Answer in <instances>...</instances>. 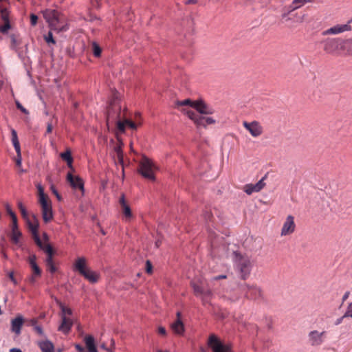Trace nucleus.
I'll list each match as a JSON object with an SVG mask.
<instances>
[{
	"mask_svg": "<svg viewBox=\"0 0 352 352\" xmlns=\"http://www.w3.org/2000/svg\"><path fill=\"white\" fill-rule=\"evenodd\" d=\"M254 184H248L245 186V192L248 195H251L252 193L256 192V190L254 188Z\"/></svg>",
	"mask_w": 352,
	"mask_h": 352,
	"instance_id": "79ce46f5",
	"label": "nucleus"
},
{
	"mask_svg": "<svg viewBox=\"0 0 352 352\" xmlns=\"http://www.w3.org/2000/svg\"><path fill=\"white\" fill-rule=\"evenodd\" d=\"M43 17L49 24V26L58 32H66L69 30V25L62 24L63 21L61 14L53 9H46L43 11Z\"/></svg>",
	"mask_w": 352,
	"mask_h": 352,
	"instance_id": "f257e3e1",
	"label": "nucleus"
},
{
	"mask_svg": "<svg viewBox=\"0 0 352 352\" xmlns=\"http://www.w3.org/2000/svg\"><path fill=\"white\" fill-rule=\"evenodd\" d=\"M18 206H19V208L21 211V213L23 217L27 218L28 217V212H27L25 206L23 205V204L21 202H19L18 204Z\"/></svg>",
	"mask_w": 352,
	"mask_h": 352,
	"instance_id": "58836bf2",
	"label": "nucleus"
},
{
	"mask_svg": "<svg viewBox=\"0 0 352 352\" xmlns=\"http://www.w3.org/2000/svg\"><path fill=\"white\" fill-rule=\"evenodd\" d=\"M67 179L73 188L84 191V183L78 176L74 177L72 173H69L67 175Z\"/></svg>",
	"mask_w": 352,
	"mask_h": 352,
	"instance_id": "6ab92c4d",
	"label": "nucleus"
},
{
	"mask_svg": "<svg viewBox=\"0 0 352 352\" xmlns=\"http://www.w3.org/2000/svg\"><path fill=\"white\" fill-rule=\"evenodd\" d=\"M36 245L43 250L46 254H50V252H53L52 248L50 244H43L41 241V243H36Z\"/></svg>",
	"mask_w": 352,
	"mask_h": 352,
	"instance_id": "c85d7f7f",
	"label": "nucleus"
},
{
	"mask_svg": "<svg viewBox=\"0 0 352 352\" xmlns=\"http://www.w3.org/2000/svg\"><path fill=\"white\" fill-rule=\"evenodd\" d=\"M62 322L60 325L58 327V331H62L65 334H67L71 330L73 322L72 319L67 318L65 316H61Z\"/></svg>",
	"mask_w": 352,
	"mask_h": 352,
	"instance_id": "412c9836",
	"label": "nucleus"
},
{
	"mask_svg": "<svg viewBox=\"0 0 352 352\" xmlns=\"http://www.w3.org/2000/svg\"><path fill=\"white\" fill-rule=\"evenodd\" d=\"M61 311L62 316H71L72 314V311L71 309L65 307V306H61Z\"/></svg>",
	"mask_w": 352,
	"mask_h": 352,
	"instance_id": "c03bdc74",
	"label": "nucleus"
},
{
	"mask_svg": "<svg viewBox=\"0 0 352 352\" xmlns=\"http://www.w3.org/2000/svg\"><path fill=\"white\" fill-rule=\"evenodd\" d=\"M194 109L198 114H212L214 112V109L206 104L203 100H196L194 104Z\"/></svg>",
	"mask_w": 352,
	"mask_h": 352,
	"instance_id": "f3484780",
	"label": "nucleus"
},
{
	"mask_svg": "<svg viewBox=\"0 0 352 352\" xmlns=\"http://www.w3.org/2000/svg\"><path fill=\"white\" fill-rule=\"evenodd\" d=\"M121 96L116 91H113L109 102V106L107 110V124L110 122H113L116 119L121 118Z\"/></svg>",
	"mask_w": 352,
	"mask_h": 352,
	"instance_id": "7ed1b4c3",
	"label": "nucleus"
},
{
	"mask_svg": "<svg viewBox=\"0 0 352 352\" xmlns=\"http://www.w3.org/2000/svg\"><path fill=\"white\" fill-rule=\"evenodd\" d=\"M352 18L344 24H336L330 28H328L322 32L323 36L337 35L344 32L352 30L351 27Z\"/></svg>",
	"mask_w": 352,
	"mask_h": 352,
	"instance_id": "1a4fd4ad",
	"label": "nucleus"
},
{
	"mask_svg": "<svg viewBox=\"0 0 352 352\" xmlns=\"http://www.w3.org/2000/svg\"><path fill=\"white\" fill-rule=\"evenodd\" d=\"M226 278V275H219V276H214L212 278V280H220V279H223V278Z\"/></svg>",
	"mask_w": 352,
	"mask_h": 352,
	"instance_id": "0e129e2a",
	"label": "nucleus"
},
{
	"mask_svg": "<svg viewBox=\"0 0 352 352\" xmlns=\"http://www.w3.org/2000/svg\"><path fill=\"white\" fill-rule=\"evenodd\" d=\"M296 9H298V6H296L293 4V3L292 2V3L286 8V10L288 11V12H292L294 10H296Z\"/></svg>",
	"mask_w": 352,
	"mask_h": 352,
	"instance_id": "864d4df0",
	"label": "nucleus"
},
{
	"mask_svg": "<svg viewBox=\"0 0 352 352\" xmlns=\"http://www.w3.org/2000/svg\"><path fill=\"white\" fill-rule=\"evenodd\" d=\"M52 131V124L51 122H48L47 124V131H46V133H51Z\"/></svg>",
	"mask_w": 352,
	"mask_h": 352,
	"instance_id": "680f3d73",
	"label": "nucleus"
},
{
	"mask_svg": "<svg viewBox=\"0 0 352 352\" xmlns=\"http://www.w3.org/2000/svg\"><path fill=\"white\" fill-rule=\"evenodd\" d=\"M326 331H318L317 330L311 331L307 336V342L311 346H319L324 341Z\"/></svg>",
	"mask_w": 352,
	"mask_h": 352,
	"instance_id": "9b49d317",
	"label": "nucleus"
},
{
	"mask_svg": "<svg viewBox=\"0 0 352 352\" xmlns=\"http://www.w3.org/2000/svg\"><path fill=\"white\" fill-rule=\"evenodd\" d=\"M29 323H30L29 324L30 326H32L33 327V329H34V327H36L38 324L37 320L35 318H32V319L30 320Z\"/></svg>",
	"mask_w": 352,
	"mask_h": 352,
	"instance_id": "6e6d98bb",
	"label": "nucleus"
},
{
	"mask_svg": "<svg viewBox=\"0 0 352 352\" xmlns=\"http://www.w3.org/2000/svg\"><path fill=\"white\" fill-rule=\"evenodd\" d=\"M266 176L261 178L257 183L254 184V188L256 190V192H259L261 190H262L264 186H265V184L264 182V179H265Z\"/></svg>",
	"mask_w": 352,
	"mask_h": 352,
	"instance_id": "c756f323",
	"label": "nucleus"
},
{
	"mask_svg": "<svg viewBox=\"0 0 352 352\" xmlns=\"http://www.w3.org/2000/svg\"><path fill=\"white\" fill-rule=\"evenodd\" d=\"M60 155L63 160L66 161L68 167L72 168L73 157L70 151L67 150L64 153H61Z\"/></svg>",
	"mask_w": 352,
	"mask_h": 352,
	"instance_id": "a878e982",
	"label": "nucleus"
},
{
	"mask_svg": "<svg viewBox=\"0 0 352 352\" xmlns=\"http://www.w3.org/2000/svg\"><path fill=\"white\" fill-rule=\"evenodd\" d=\"M243 126L248 130L252 136L256 138L261 135L263 133V127L257 121H252L250 122H243Z\"/></svg>",
	"mask_w": 352,
	"mask_h": 352,
	"instance_id": "ddd939ff",
	"label": "nucleus"
},
{
	"mask_svg": "<svg viewBox=\"0 0 352 352\" xmlns=\"http://www.w3.org/2000/svg\"><path fill=\"white\" fill-rule=\"evenodd\" d=\"M208 345L212 349V352H230V346L223 344L214 334L210 336Z\"/></svg>",
	"mask_w": 352,
	"mask_h": 352,
	"instance_id": "9d476101",
	"label": "nucleus"
},
{
	"mask_svg": "<svg viewBox=\"0 0 352 352\" xmlns=\"http://www.w3.org/2000/svg\"><path fill=\"white\" fill-rule=\"evenodd\" d=\"M11 135H12V142L14 146V148L16 151L17 157L16 160V164L17 166H21L22 164V157H21V147L19 141L17 136L16 131L12 129L11 130Z\"/></svg>",
	"mask_w": 352,
	"mask_h": 352,
	"instance_id": "2eb2a0df",
	"label": "nucleus"
},
{
	"mask_svg": "<svg viewBox=\"0 0 352 352\" xmlns=\"http://www.w3.org/2000/svg\"><path fill=\"white\" fill-rule=\"evenodd\" d=\"M28 228L30 230V231L34 236L35 243H41V239L38 234L39 224H38V222L37 219H36V217L34 216V222L28 221Z\"/></svg>",
	"mask_w": 352,
	"mask_h": 352,
	"instance_id": "aec40b11",
	"label": "nucleus"
},
{
	"mask_svg": "<svg viewBox=\"0 0 352 352\" xmlns=\"http://www.w3.org/2000/svg\"><path fill=\"white\" fill-rule=\"evenodd\" d=\"M24 317L21 314H18L10 321V331L16 336L21 333V329L24 324Z\"/></svg>",
	"mask_w": 352,
	"mask_h": 352,
	"instance_id": "4468645a",
	"label": "nucleus"
},
{
	"mask_svg": "<svg viewBox=\"0 0 352 352\" xmlns=\"http://www.w3.org/2000/svg\"><path fill=\"white\" fill-rule=\"evenodd\" d=\"M323 50L331 55L342 54L343 39L340 38H327L322 41Z\"/></svg>",
	"mask_w": 352,
	"mask_h": 352,
	"instance_id": "423d86ee",
	"label": "nucleus"
},
{
	"mask_svg": "<svg viewBox=\"0 0 352 352\" xmlns=\"http://www.w3.org/2000/svg\"><path fill=\"white\" fill-rule=\"evenodd\" d=\"M38 346L42 352H54V344L48 340L39 342Z\"/></svg>",
	"mask_w": 352,
	"mask_h": 352,
	"instance_id": "5701e85b",
	"label": "nucleus"
},
{
	"mask_svg": "<svg viewBox=\"0 0 352 352\" xmlns=\"http://www.w3.org/2000/svg\"><path fill=\"white\" fill-rule=\"evenodd\" d=\"M195 103V101H192L190 99H185L182 101H179L177 102V105L179 106H189L194 109V104Z\"/></svg>",
	"mask_w": 352,
	"mask_h": 352,
	"instance_id": "7c9ffc66",
	"label": "nucleus"
},
{
	"mask_svg": "<svg viewBox=\"0 0 352 352\" xmlns=\"http://www.w3.org/2000/svg\"><path fill=\"white\" fill-rule=\"evenodd\" d=\"M6 208L7 212L10 216V217L12 219V221L14 220V219H17L16 214L12 211V210L11 209L10 206L9 204H6Z\"/></svg>",
	"mask_w": 352,
	"mask_h": 352,
	"instance_id": "a19ab883",
	"label": "nucleus"
},
{
	"mask_svg": "<svg viewBox=\"0 0 352 352\" xmlns=\"http://www.w3.org/2000/svg\"><path fill=\"white\" fill-rule=\"evenodd\" d=\"M31 268L33 270V275L36 276H40L41 275V270L37 264L32 265Z\"/></svg>",
	"mask_w": 352,
	"mask_h": 352,
	"instance_id": "f704fd0d",
	"label": "nucleus"
},
{
	"mask_svg": "<svg viewBox=\"0 0 352 352\" xmlns=\"http://www.w3.org/2000/svg\"><path fill=\"white\" fill-rule=\"evenodd\" d=\"M21 236H22V233L19 230V228H18L17 219L12 220V230L10 234V238L11 241L14 244L20 247L21 246L20 239H21Z\"/></svg>",
	"mask_w": 352,
	"mask_h": 352,
	"instance_id": "dca6fc26",
	"label": "nucleus"
},
{
	"mask_svg": "<svg viewBox=\"0 0 352 352\" xmlns=\"http://www.w3.org/2000/svg\"><path fill=\"white\" fill-rule=\"evenodd\" d=\"M36 261V256L34 254L31 255L28 259L30 266L37 264Z\"/></svg>",
	"mask_w": 352,
	"mask_h": 352,
	"instance_id": "8fccbe9b",
	"label": "nucleus"
},
{
	"mask_svg": "<svg viewBox=\"0 0 352 352\" xmlns=\"http://www.w3.org/2000/svg\"><path fill=\"white\" fill-rule=\"evenodd\" d=\"M349 295H350V292L349 291H347L344 293V294L343 295L342 298V302H344L345 300H346V299L349 298Z\"/></svg>",
	"mask_w": 352,
	"mask_h": 352,
	"instance_id": "e2e57ef3",
	"label": "nucleus"
},
{
	"mask_svg": "<svg viewBox=\"0 0 352 352\" xmlns=\"http://www.w3.org/2000/svg\"><path fill=\"white\" fill-rule=\"evenodd\" d=\"M0 12L1 14V19L3 21H10V12L7 8H1Z\"/></svg>",
	"mask_w": 352,
	"mask_h": 352,
	"instance_id": "2f4dec72",
	"label": "nucleus"
},
{
	"mask_svg": "<svg viewBox=\"0 0 352 352\" xmlns=\"http://www.w3.org/2000/svg\"><path fill=\"white\" fill-rule=\"evenodd\" d=\"M212 295V292L210 289H204L203 293L201 294V296L199 298H201L204 303H206L209 301Z\"/></svg>",
	"mask_w": 352,
	"mask_h": 352,
	"instance_id": "bb28decb",
	"label": "nucleus"
},
{
	"mask_svg": "<svg viewBox=\"0 0 352 352\" xmlns=\"http://www.w3.org/2000/svg\"><path fill=\"white\" fill-rule=\"evenodd\" d=\"M4 25H1L0 27V31L5 34V33H7L8 31L10 29L11 26H10V21H4Z\"/></svg>",
	"mask_w": 352,
	"mask_h": 352,
	"instance_id": "c9c22d12",
	"label": "nucleus"
},
{
	"mask_svg": "<svg viewBox=\"0 0 352 352\" xmlns=\"http://www.w3.org/2000/svg\"><path fill=\"white\" fill-rule=\"evenodd\" d=\"M296 229V224L294 222V217L289 214L288 215L285 222L283 223V227L281 228L280 235L287 236L292 234Z\"/></svg>",
	"mask_w": 352,
	"mask_h": 352,
	"instance_id": "f8f14e48",
	"label": "nucleus"
},
{
	"mask_svg": "<svg viewBox=\"0 0 352 352\" xmlns=\"http://www.w3.org/2000/svg\"><path fill=\"white\" fill-rule=\"evenodd\" d=\"M9 278L11 280V281L14 284V285H17V281L16 280V278H14V273L12 272H10L9 274Z\"/></svg>",
	"mask_w": 352,
	"mask_h": 352,
	"instance_id": "13d9d810",
	"label": "nucleus"
},
{
	"mask_svg": "<svg viewBox=\"0 0 352 352\" xmlns=\"http://www.w3.org/2000/svg\"><path fill=\"white\" fill-rule=\"evenodd\" d=\"M241 289L244 292L245 296L250 298H256L261 292L259 288L246 284L241 285Z\"/></svg>",
	"mask_w": 352,
	"mask_h": 352,
	"instance_id": "a211bd4d",
	"label": "nucleus"
},
{
	"mask_svg": "<svg viewBox=\"0 0 352 352\" xmlns=\"http://www.w3.org/2000/svg\"><path fill=\"white\" fill-rule=\"evenodd\" d=\"M85 342L89 352H98L95 345L94 338L92 336H87L85 338Z\"/></svg>",
	"mask_w": 352,
	"mask_h": 352,
	"instance_id": "393cba45",
	"label": "nucleus"
},
{
	"mask_svg": "<svg viewBox=\"0 0 352 352\" xmlns=\"http://www.w3.org/2000/svg\"><path fill=\"white\" fill-rule=\"evenodd\" d=\"M119 202L120 205L122 206L127 205L125 201V197L124 195H122V196L120 198Z\"/></svg>",
	"mask_w": 352,
	"mask_h": 352,
	"instance_id": "bf43d9fd",
	"label": "nucleus"
},
{
	"mask_svg": "<svg viewBox=\"0 0 352 352\" xmlns=\"http://www.w3.org/2000/svg\"><path fill=\"white\" fill-rule=\"evenodd\" d=\"M47 265V270L52 273V274H54L56 271V267H55L54 263H49Z\"/></svg>",
	"mask_w": 352,
	"mask_h": 352,
	"instance_id": "09e8293b",
	"label": "nucleus"
},
{
	"mask_svg": "<svg viewBox=\"0 0 352 352\" xmlns=\"http://www.w3.org/2000/svg\"><path fill=\"white\" fill-rule=\"evenodd\" d=\"M191 285L193 288L195 294L197 297H200L201 296V294L203 293L204 288L201 286H200L199 285H198L194 282H192L191 283Z\"/></svg>",
	"mask_w": 352,
	"mask_h": 352,
	"instance_id": "cd10ccee",
	"label": "nucleus"
},
{
	"mask_svg": "<svg viewBox=\"0 0 352 352\" xmlns=\"http://www.w3.org/2000/svg\"><path fill=\"white\" fill-rule=\"evenodd\" d=\"M158 332L160 334H162V335H166V329L163 327H159Z\"/></svg>",
	"mask_w": 352,
	"mask_h": 352,
	"instance_id": "052dcab7",
	"label": "nucleus"
},
{
	"mask_svg": "<svg viewBox=\"0 0 352 352\" xmlns=\"http://www.w3.org/2000/svg\"><path fill=\"white\" fill-rule=\"evenodd\" d=\"M74 269L91 283H96L99 279V274L87 266V260L85 257H79L76 260Z\"/></svg>",
	"mask_w": 352,
	"mask_h": 352,
	"instance_id": "f03ea898",
	"label": "nucleus"
},
{
	"mask_svg": "<svg viewBox=\"0 0 352 352\" xmlns=\"http://www.w3.org/2000/svg\"><path fill=\"white\" fill-rule=\"evenodd\" d=\"M306 2V0H293L292 1L294 6H298V8L302 7Z\"/></svg>",
	"mask_w": 352,
	"mask_h": 352,
	"instance_id": "49530a36",
	"label": "nucleus"
},
{
	"mask_svg": "<svg viewBox=\"0 0 352 352\" xmlns=\"http://www.w3.org/2000/svg\"><path fill=\"white\" fill-rule=\"evenodd\" d=\"M185 111V113L187 115V116L194 121V122L197 126H206L209 124H212L216 122V120H214L211 117H204L203 116H201L196 113L195 111L190 110V109H186L184 110Z\"/></svg>",
	"mask_w": 352,
	"mask_h": 352,
	"instance_id": "6e6552de",
	"label": "nucleus"
},
{
	"mask_svg": "<svg viewBox=\"0 0 352 352\" xmlns=\"http://www.w3.org/2000/svg\"><path fill=\"white\" fill-rule=\"evenodd\" d=\"M38 192V202L41 206V213L43 221L50 222L54 217L52 206L50 201L44 192V189L41 184L36 186Z\"/></svg>",
	"mask_w": 352,
	"mask_h": 352,
	"instance_id": "20e7f679",
	"label": "nucleus"
},
{
	"mask_svg": "<svg viewBox=\"0 0 352 352\" xmlns=\"http://www.w3.org/2000/svg\"><path fill=\"white\" fill-rule=\"evenodd\" d=\"M177 316L178 318L171 324V329L176 334L182 335L184 332V327L179 318L180 313L177 312Z\"/></svg>",
	"mask_w": 352,
	"mask_h": 352,
	"instance_id": "4be33fe9",
	"label": "nucleus"
},
{
	"mask_svg": "<svg viewBox=\"0 0 352 352\" xmlns=\"http://www.w3.org/2000/svg\"><path fill=\"white\" fill-rule=\"evenodd\" d=\"M35 332L40 336L45 338L46 336L43 331V327L38 324L36 327H34V329H33Z\"/></svg>",
	"mask_w": 352,
	"mask_h": 352,
	"instance_id": "4c0bfd02",
	"label": "nucleus"
},
{
	"mask_svg": "<svg viewBox=\"0 0 352 352\" xmlns=\"http://www.w3.org/2000/svg\"><path fill=\"white\" fill-rule=\"evenodd\" d=\"M93 53H94V55L96 56V57H98L100 56L101 54V48L96 43H93Z\"/></svg>",
	"mask_w": 352,
	"mask_h": 352,
	"instance_id": "473e14b6",
	"label": "nucleus"
},
{
	"mask_svg": "<svg viewBox=\"0 0 352 352\" xmlns=\"http://www.w3.org/2000/svg\"><path fill=\"white\" fill-rule=\"evenodd\" d=\"M45 40L46 41L47 43H53L54 44L55 43V41L53 38V35H52V33L51 32H49L48 34L45 36Z\"/></svg>",
	"mask_w": 352,
	"mask_h": 352,
	"instance_id": "37998d69",
	"label": "nucleus"
},
{
	"mask_svg": "<svg viewBox=\"0 0 352 352\" xmlns=\"http://www.w3.org/2000/svg\"><path fill=\"white\" fill-rule=\"evenodd\" d=\"M47 254V256L45 259V263H46V265L49 264V263H54L53 262V258H52V255H53V252H50V254Z\"/></svg>",
	"mask_w": 352,
	"mask_h": 352,
	"instance_id": "3c124183",
	"label": "nucleus"
},
{
	"mask_svg": "<svg viewBox=\"0 0 352 352\" xmlns=\"http://www.w3.org/2000/svg\"><path fill=\"white\" fill-rule=\"evenodd\" d=\"M234 266L239 274L241 278L243 280L246 279L252 270V262L250 258L247 256H243L237 252H234Z\"/></svg>",
	"mask_w": 352,
	"mask_h": 352,
	"instance_id": "39448f33",
	"label": "nucleus"
},
{
	"mask_svg": "<svg viewBox=\"0 0 352 352\" xmlns=\"http://www.w3.org/2000/svg\"><path fill=\"white\" fill-rule=\"evenodd\" d=\"M126 122L124 121L118 120L117 122V127L119 131L124 132L125 131Z\"/></svg>",
	"mask_w": 352,
	"mask_h": 352,
	"instance_id": "ea45409f",
	"label": "nucleus"
},
{
	"mask_svg": "<svg viewBox=\"0 0 352 352\" xmlns=\"http://www.w3.org/2000/svg\"><path fill=\"white\" fill-rule=\"evenodd\" d=\"M51 190H52V192L56 195V198L58 200H60V195H59L57 190L55 188V187L54 186H51Z\"/></svg>",
	"mask_w": 352,
	"mask_h": 352,
	"instance_id": "4d7b16f0",
	"label": "nucleus"
},
{
	"mask_svg": "<svg viewBox=\"0 0 352 352\" xmlns=\"http://www.w3.org/2000/svg\"><path fill=\"white\" fill-rule=\"evenodd\" d=\"M16 106L17 109L21 111L23 113L26 115L29 114V111L25 107H23V105L19 101H16Z\"/></svg>",
	"mask_w": 352,
	"mask_h": 352,
	"instance_id": "a18cd8bd",
	"label": "nucleus"
},
{
	"mask_svg": "<svg viewBox=\"0 0 352 352\" xmlns=\"http://www.w3.org/2000/svg\"><path fill=\"white\" fill-rule=\"evenodd\" d=\"M152 264L149 261H146V271L148 273H151L152 272Z\"/></svg>",
	"mask_w": 352,
	"mask_h": 352,
	"instance_id": "5fc2aeb1",
	"label": "nucleus"
},
{
	"mask_svg": "<svg viewBox=\"0 0 352 352\" xmlns=\"http://www.w3.org/2000/svg\"><path fill=\"white\" fill-rule=\"evenodd\" d=\"M344 318H345V317H344V315H343L342 317H340V318H338V319L336 320V322H335V324H336V325H338V324H341V323H342V320H343V319H344Z\"/></svg>",
	"mask_w": 352,
	"mask_h": 352,
	"instance_id": "69168bd1",
	"label": "nucleus"
},
{
	"mask_svg": "<svg viewBox=\"0 0 352 352\" xmlns=\"http://www.w3.org/2000/svg\"><path fill=\"white\" fill-rule=\"evenodd\" d=\"M344 317L352 318V302L348 304Z\"/></svg>",
	"mask_w": 352,
	"mask_h": 352,
	"instance_id": "e433bc0d",
	"label": "nucleus"
},
{
	"mask_svg": "<svg viewBox=\"0 0 352 352\" xmlns=\"http://www.w3.org/2000/svg\"><path fill=\"white\" fill-rule=\"evenodd\" d=\"M9 352H23V351L19 348H12L11 349H10Z\"/></svg>",
	"mask_w": 352,
	"mask_h": 352,
	"instance_id": "774afa93",
	"label": "nucleus"
},
{
	"mask_svg": "<svg viewBox=\"0 0 352 352\" xmlns=\"http://www.w3.org/2000/svg\"><path fill=\"white\" fill-rule=\"evenodd\" d=\"M122 211H123L124 216L126 218H129V219L131 218L132 217V212H131L129 206L126 205V206H122Z\"/></svg>",
	"mask_w": 352,
	"mask_h": 352,
	"instance_id": "72a5a7b5",
	"label": "nucleus"
},
{
	"mask_svg": "<svg viewBox=\"0 0 352 352\" xmlns=\"http://www.w3.org/2000/svg\"><path fill=\"white\" fill-rule=\"evenodd\" d=\"M36 276L32 275V276L30 278L29 281H30V283L31 284H32V285H33V284H34V283H35V282H36Z\"/></svg>",
	"mask_w": 352,
	"mask_h": 352,
	"instance_id": "338daca9",
	"label": "nucleus"
},
{
	"mask_svg": "<svg viewBox=\"0 0 352 352\" xmlns=\"http://www.w3.org/2000/svg\"><path fill=\"white\" fill-rule=\"evenodd\" d=\"M155 169L153 162L149 158L143 156L139 164V172L142 176L151 181L155 180Z\"/></svg>",
	"mask_w": 352,
	"mask_h": 352,
	"instance_id": "0eeeda50",
	"label": "nucleus"
},
{
	"mask_svg": "<svg viewBox=\"0 0 352 352\" xmlns=\"http://www.w3.org/2000/svg\"><path fill=\"white\" fill-rule=\"evenodd\" d=\"M38 21V16L34 14H30V23L32 26L36 25Z\"/></svg>",
	"mask_w": 352,
	"mask_h": 352,
	"instance_id": "de8ad7c7",
	"label": "nucleus"
},
{
	"mask_svg": "<svg viewBox=\"0 0 352 352\" xmlns=\"http://www.w3.org/2000/svg\"><path fill=\"white\" fill-rule=\"evenodd\" d=\"M126 125L129 126L131 129H135L136 124L129 120H125Z\"/></svg>",
	"mask_w": 352,
	"mask_h": 352,
	"instance_id": "603ef678",
	"label": "nucleus"
},
{
	"mask_svg": "<svg viewBox=\"0 0 352 352\" xmlns=\"http://www.w3.org/2000/svg\"><path fill=\"white\" fill-rule=\"evenodd\" d=\"M342 54L352 56V38L343 39Z\"/></svg>",
	"mask_w": 352,
	"mask_h": 352,
	"instance_id": "b1692460",
	"label": "nucleus"
}]
</instances>
